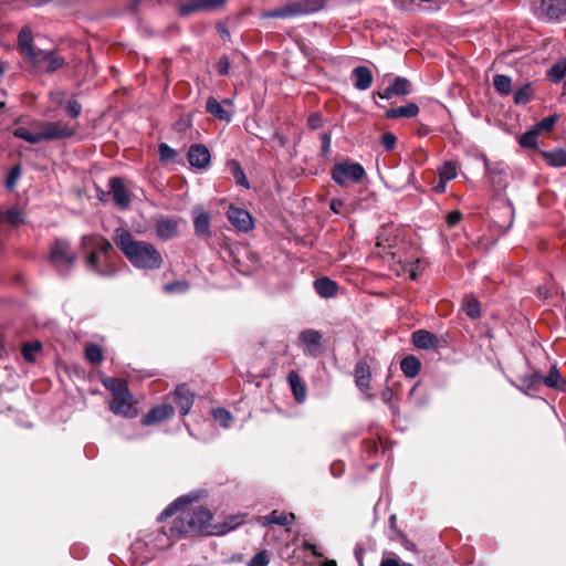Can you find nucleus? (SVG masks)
Returning a JSON list of instances; mask_svg holds the SVG:
<instances>
[{"instance_id": "obj_53", "label": "nucleus", "mask_w": 566, "mask_h": 566, "mask_svg": "<svg viewBox=\"0 0 566 566\" xmlns=\"http://www.w3.org/2000/svg\"><path fill=\"white\" fill-rule=\"evenodd\" d=\"M380 144L384 146V148L387 150V151H391L395 149L396 147V144H397V137L394 133L391 132H386L381 135L380 137Z\"/></svg>"}, {"instance_id": "obj_64", "label": "nucleus", "mask_w": 566, "mask_h": 566, "mask_svg": "<svg viewBox=\"0 0 566 566\" xmlns=\"http://www.w3.org/2000/svg\"><path fill=\"white\" fill-rule=\"evenodd\" d=\"M331 134L328 133H322L321 134V142H322V155L324 157H327L331 151Z\"/></svg>"}, {"instance_id": "obj_3", "label": "nucleus", "mask_w": 566, "mask_h": 566, "mask_svg": "<svg viewBox=\"0 0 566 566\" xmlns=\"http://www.w3.org/2000/svg\"><path fill=\"white\" fill-rule=\"evenodd\" d=\"M103 385L112 392V400L108 403V408L114 415L129 419L137 417V402L129 391L125 379L107 377L103 380Z\"/></svg>"}, {"instance_id": "obj_10", "label": "nucleus", "mask_w": 566, "mask_h": 566, "mask_svg": "<svg viewBox=\"0 0 566 566\" xmlns=\"http://www.w3.org/2000/svg\"><path fill=\"white\" fill-rule=\"evenodd\" d=\"M35 126L40 129L41 140H55L67 137L71 130L65 123L38 122Z\"/></svg>"}, {"instance_id": "obj_19", "label": "nucleus", "mask_w": 566, "mask_h": 566, "mask_svg": "<svg viewBox=\"0 0 566 566\" xmlns=\"http://www.w3.org/2000/svg\"><path fill=\"white\" fill-rule=\"evenodd\" d=\"M50 260L56 268L69 264L71 262L69 242L65 240H55L51 249Z\"/></svg>"}, {"instance_id": "obj_52", "label": "nucleus", "mask_w": 566, "mask_h": 566, "mask_svg": "<svg viewBox=\"0 0 566 566\" xmlns=\"http://www.w3.org/2000/svg\"><path fill=\"white\" fill-rule=\"evenodd\" d=\"M159 158L161 161L172 160L177 156V151L168 146L166 143H161L158 146Z\"/></svg>"}, {"instance_id": "obj_28", "label": "nucleus", "mask_w": 566, "mask_h": 566, "mask_svg": "<svg viewBox=\"0 0 566 566\" xmlns=\"http://www.w3.org/2000/svg\"><path fill=\"white\" fill-rule=\"evenodd\" d=\"M355 77V87L365 91L370 87L373 83L371 71L367 66H357L353 71Z\"/></svg>"}, {"instance_id": "obj_55", "label": "nucleus", "mask_w": 566, "mask_h": 566, "mask_svg": "<svg viewBox=\"0 0 566 566\" xmlns=\"http://www.w3.org/2000/svg\"><path fill=\"white\" fill-rule=\"evenodd\" d=\"M269 563H270V555L264 549V551L259 552L251 558L249 566H268Z\"/></svg>"}, {"instance_id": "obj_16", "label": "nucleus", "mask_w": 566, "mask_h": 566, "mask_svg": "<svg viewBox=\"0 0 566 566\" xmlns=\"http://www.w3.org/2000/svg\"><path fill=\"white\" fill-rule=\"evenodd\" d=\"M295 522L294 513L283 512L279 510H273L270 514L264 516H259L258 524L266 527L271 524H276L280 526H290Z\"/></svg>"}, {"instance_id": "obj_30", "label": "nucleus", "mask_w": 566, "mask_h": 566, "mask_svg": "<svg viewBox=\"0 0 566 566\" xmlns=\"http://www.w3.org/2000/svg\"><path fill=\"white\" fill-rule=\"evenodd\" d=\"M419 113V107L416 103H409L405 106L390 108L386 112V117L390 119H397L401 117H415Z\"/></svg>"}, {"instance_id": "obj_38", "label": "nucleus", "mask_w": 566, "mask_h": 566, "mask_svg": "<svg viewBox=\"0 0 566 566\" xmlns=\"http://www.w3.org/2000/svg\"><path fill=\"white\" fill-rule=\"evenodd\" d=\"M384 259L387 258V262L389 263L390 270L397 275L401 276L403 274H408L409 272V263L401 262L400 260L396 261V254L391 251L385 252L382 255Z\"/></svg>"}, {"instance_id": "obj_15", "label": "nucleus", "mask_w": 566, "mask_h": 566, "mask_svg": "<svg viewBox=\"0 0 566 566\" xmlns=\"http://www.w3.org/2000/svg\"><path fill=\"white\" fill-rule=\"evenodd\" d=\"M187 159L192 167L206 169L210 165L211 154L207 146L193 144L188 150Z\"/></svg>"}, {"instance_id": "obj_20", "label": "nucleus", "mask_w": 566, "mask_h": 566, "mask_svg": "<svg viewBox=\"0 0 566 566\" xmlns=\"http://www.w3.org/2000/svg\"><path fill=\"white\" fill-rule=\"evenodd\" d=\"M410 87L411 84L407 78L398 76L384 92L378 93V95L385 99H389L392 96H405L410 93Z\"/></svg>"}, {"instance_id": "obj_39", "label": "nucleus", "mask_w": 566, "mask_h": 566, "mask_svg": "<svg viewBox=\"0 0 566 566\" xmlns=\"http://www.w3.org/2000/svg\"><path fill=\"white\" fill-rule=\"evenodd\" d=\"M566 75V56L559 59L547 71V77L553 83H559Z\"/></svg>"}, {"instance_id": "obj_8", "label": "nucleus", "mask_w": 566, "mask_h": 566, "mask_svg": "<svg viewBox=\"0 0 566 566\" xmlns=\"http://www.w3.org/2000/svg\"><path fill=\"white\" fill-rule=\"evenodd\" d=\"M375 361V358L365 355L361 359H359L354 368V377L355 385L359 388L361 392H367L370 389L371 381V364Z\"/></svg>"}, {"instance_id": "obj_36", "label": "nucleus", "mask_w": 566, "mask_h": 566, "mask_svg": "<svg viewBox=\"0 0 566 566\" xmlns=\"http://www.w3.org/2000/svg\"><path fill=\"white\" fill-rule=\"evenodd\" d=\"M34 127V130H30L29 128L27 127H17L14 130H13V135L17 137V138H20V139H23L30 144H39L41 143V134H40V129L35 126V124L33 125Z\"/></svg>"}, {"instance_id": "obj_24", "label": "nucleus", "mask_w": 566, "mask_h": 566, "mask_svg": "<svg viewBox=\"0 0 566 566\" xmlns=\"http://www.w3.org/2000/svg\"><path fill=\"white\" fill-rule=\"evenodd\" d=\"M247 514H231L226 516L224 521L219 524H214V531L212 532L214 535H224L245 522Z\"/></svg>"}, {"instance_id": "obj_43", "label": "nucleus", "mask_w": 566, "mask_h": 566, "mask_svg": "<svg viewBox=\"0 0 566 566\" xmlns=\"http://www.w3.org/2000/svg\"><path fill=\"white\" fill-rule=\"evenodd\" d=\"M42 344L41 342L36 340L33 343H25L22 346V356L24 360L29 363H34L36 359V355L41 352Z\"/></svg>"}, {"instance_id": "obj_58", "label": "nucleus", "mask_w": 566, "mask_h": 566, "mask_svg": "<svg viewBox=\"0 0 566 566\" xmlns=\"http://www.w3.org/2000/svg\"><path fill=\"white\" fill-rule=\"evenodd\" d=\"M361 447L364 453H366L368 457L374 455L378 451V442L376 439L364 440Z\"/></svg>"}, {"instance_id": "obj_22", "label": "nucleus", "mask_w": 566, "mask_h": 566, "mask_svg": "<svg viewBox=\"0 0 566 566\" xmlns=\"http://www.w3.org/2000/svg\"><path fill=\"white\" fill-rule=\"evenodd\" d=\"M411 340L412 344L420 349H433L439 345L438 337L426 329L413 332L411 335Z\"/></svg>"}, {"instance_id": "obj_17", "label": "nucleus", "mask_w": 566, "mask_h": 566, "mask_svg": "<svg viewBox=\"0 0 566 566\" xmlns=\"http://www.w3.org/2000/svg\"><path fill=\"white\" fill-rule=\"evenodd\" d=\"M179 220L161 217L156 221L155 231L161 240H169L178 235Z\"/></svg>"}, {"instance_id": "obj_11", "label": "nucleus", "mask_w": 566, "mask_h": 566, "mask_svg": "<svg viewBox=\"0 0 566 566\" xmlns=\"http://www.w3.org/2000/svg\"><path fill=\"white\" fill-rule=\"evenodd\" d=\"M230 223L241 232H249L253 229L254 222L251 213L242 208L230 206L227 212Z\"/></svg>"}, {"instance_id": "obj_29", "label": "nucleus", "mask_w": 566, "mask_h": 566, "mask_svg": "<svg viewBox=\"0 0 566 566\" xmlns=\"http://www.w3.org/2000/svg\"><path fill=\"white\" fill-rule=\"evenodd\" d=\"M543 385L559 391H566V380L555 365L551 367L548 375L543 377Z\"/></svg>"}, {"instance_id": "obj_12", "label": "nucleus", "mask_w": 566, "mask_h": 566, "mask_svg": "<svg viewBox=\"0 0 566 566\" xmlns=\"http://www.w3.org/2000/svg\"><path fill=\"white\" fill-rule=\"evenodd\" d=\"M109 193L120 209H126L132 202V195L120 177H112L108 181Z\"/></svg>"}, {"instance_id": "obj_31", "label": "nucleus", "mask_w": 566, "mask_h": 566, "mask_svg": "<svg viewBox=\"0 0 566 566\" xmlns=\"http://www.w3.org/2000/svg\"><path fill=\"white\" fill-rule=\"evenodd\" d=\"M18 45L24 56L33 52V34L30 27L25 25L20 30L18 34Z\"/></svg>"}, {"instance_id": "obj_62", "label": "nucleus", "mask_w": 566, "mask_h": 566, "mask_svg": "<svg viewBox=\"0 0 566 566\" xmlns=\"http://www.w3.org/2000/svg\"><path fill=\"white\" fill-rule=\"evenodd\" d=\"M227 0H201V4L205 11H211L220 9L224 6Z\"/></svg>"}, {"instance_id": "obj_25", "label": "nucleus", "mask_w": 566, "mask_h": 566, "mask_svg": "<svg viewBox=\"0 0 566 566\" xmlns=\"http://www.w3.org/2000/svg\"><path fill=\"white\" fill-rule=\"evenodd\" d=\"M49 109H61L66 116H71V99L66 98L64 92H51L49 97Z\"/></svg>"}, {"instance_id": "obj_61", "label": "nucleus", "mask_w": 566, "mask_h": 566, "mask_svg": "<svg viewBox=\"0 0 566 566\" xmlns=\"http://www.w3.org/2000/svg\"><path fill=\"white\" fill-rule=\"evenodd\" d=\"M323 126V116L319 113H313L307 118V127L310 129H318Z\"/></svg>"}, {"instance_id": "obj_27", "label": "nucleus", "mask_w": 566, "mask_h": 566, "mask_svg": "<svg viewBox=\"0 0 566 566\" xmlns=\"http://www.w3.org/2000/svg\"><path fill=\"white\" fill-rule=\"evenodd\" d=\"M541 8L548 19H558L566 11L565 0H542Z\"/></svg>"}, {"instance_id": "obj_63", "label": "nucleus", "mask_w": 566, "mask_h": 566, "mask_svg": "<svg viewBox=\"0 0 566 566\" xmlns=\"http://www.w3.org/2000/svg\"><path fill=\"white\" fill-rule=\"evenodd\" d=\"M462 220V213L458 210L450 211L446 217V222L449 227L457 226Z\"/></svg>"}, {"instance_id": "obj_54", "label": "nucleus", "mask_w": 566, "mask_h": 566, "mask_svg": "<svg viewBox=\"0 0 566 566\" xmlns=\"http://www.w3.org/2000/svg\"><path fill=\"white\" fill-rule=\"evenodd\" d=\"M213 417L217 421H219L223 427H229L232 416L231 413L223 408H218L213 410Z\"/></svg>"}, {"instance_id": "obj_14", "label": "nucleus", "mask_w": 566, "mask_h": 566, "mask_svg": "<svg viewBox=\"0 0 566 566\" xmlns=\"http://www.w3.org/2000/svg\"><path fill=\"white\" fill-rule=\"evenodd\" d=\"M193 230L197 237L209 239L211 237L210 222L211 214L205 211L202 207L196 206L192 209Z\"/></svg>"}, {"instance_id": "obj_51", "label": "nucleus", "mask_w": 566, "mask_h": 566, "mask_svg": "<svg viewBox=\"0 0 566 566\" xmlns=\"http://www.w3.org/2000/svg\"><path fill=\"white\" fill-rule=\"evenodd\" d=\"M490 179L492 185L496 187V190H503L506 187L505 175L501 170H491Z\"/></svg>"}, {"instance_id": "obj_7", "label": "nucleus", "mask_w": 566, "mask_h": 566, "mask_svg": "<svg viewBox=\"0 0 566 566\" xmlns=\"http://www.w3.org/2000/svg\"><path fill=\"white\" fill-rule=\"evenodd\" d=\"M186 510L190 517L193 520V531L196 535H214L212 533L214 531V524H211L213 515L208 509L203 506H197L186 507Z\"/></svg>"}, {"instance_id": "obj_40", "label": "nucleus", "mask_w": 566, "mask_h": 566, "mask_svg": "<svg viewBox=\"0 0 566 566\" xmlns=\"http://www.w3.org/2000/svg\"><path fill=\"white\" fill-rule=\"evenodd\" d=\"M85 359L92 365H98L104 359L103 349L99 345L90 343L84 349Z\"/></svg>"}, {"instance_id": "obj_35", "label": "nucleus", "mask_w": 566, "mask_h": 566, "mask_svg": "<svg viewBox=\"0 0 566 566\" xmlns=\"http://www.w3.org/2000/svg\"><path fill=\"white\" fill-rule=\"evenodd\" d=\"M177 11L180 17H188L205 10L201 0H181L177 4Z\"/></svg>"}, {"instance_id": "obj_60", "label": "nucleus", "mask_w": 566, "mask_h": 566, "mask_svg": "<svg viewBox=\"0 0 566 566\" xmlns=\"http://www.w3.org/2000/svg\"><path fill=\"white\" fill-rule=\"evenodd\" d=\"M216 69H217V72L219 73V75H222V76L227 75L230 70V61H229L228 56H226V55L221 56L216 64Z\"/></svg>"}, {"instance_id": "obj_32", "label": "nucleus", "mask_w": 566, "mask_h": 566, "mask_svg": "<svg viewBox=\"0 0 566 566\" xmlns=\"http://www.w3.org/2000/svg\"><path fill=\"white\" fill-rule=\"evenodd\" d=\"M400 368L406 377L415 378L421 370V363L416 356L408 355L402 358Z\"/></svg>"}, {"instance_id": "obj_37", "label": "nucleus", "mask_w": 566, "mask_h": 566, "mask_svg": "<svg viewBox=\"0 0 566 566\" xmlns=\"http://www.w3.org/2000/svg\"><path fill=\"white\" fill-rule=\"evenodd\" d=\"M462 310L472 319H478L481 316L480 302L472 295L463 297Z\"/></svg>"}, {"instance_id": "obj_21", "label": "nucleus", "mask_w": 566, "mask_h": 566, "mask_svg": "<svg viewBox=\"0 0 566 566\" xmlns=\"http://www.w3.org/2000/svg\"><path fill=\"white\" fill-rule=\"evenodd\" d=\"M315 292L323 298H332L338 294V284L327 276H322L313 282Z\"/></svg>"}, {"instance_id": "obj_56", "label": "nucleus", "mask_w": 566, "mask_h": 566, "mask_svg": "<svg viewBox=\"0 0 566 566\" xmlns=\"http://www.w3.org/2000/svg\"><path fill=\"white\" fill-rule=\"evenodd\" d=\"M424 270L423 262L421 260H416L412 263H409V272L408 276L410 280L416 281L418 279V275L422 273Z\"/></svg>"}, {"instance_id": "obj_44", "label": "nucleus", "mask_w": 566, "mask_h": 566, "mask_svg": "<svg viewBox=\"0 0 566 566\" xmlns=\"http://www.w3.org/2000/svg\"><path fill=\"white\" fill-rule=\"evenodd\" d=\"M539 133L532 127L530 130L522 134L518 138V144L523 148L535 149L537 147V138Z\"/></svg>"}, {"instance_id": "obj_46", "label": "nucleus", "mask_w": 566, "mask_h": 566, "mask_svg": "<svg viewBox=\"0 0 566 566\" xmlns=\"http://www.w3.org/2000/svg\"><path fill=\"white\" fill-rule=\"evenodd\" d=\"M439 179L450 181L457 177V165L454 161H446L438 170Z\"/></svg>"}, {"instance_id": "obj_26", "label": "nucleus", "mask_w": 566, "mask_h": 566, "mask_svg": "<svg viewBox=\"0 0 566 566\" xmlns=\"http://www.w3.org/2000/svg\"><path fill=\"white\" fill-rule=\"evenodd\" d=\"M25 222V213L22 209L12 207L4 211H0V223H8L17 228Z\"/></svg>"}, {"instance_id": "obj_1", "label": "nucleus", "mask_w": 566, "mask_h": 566, "mask_svg": "<svg viewBox=\"0 0 566 566\" xmlns=\"http://www.w3.org/2000/svg\"><path fill=\"white\" fill-rule=\"evenodd\" d=\"M113 240L134 266L147 270L161 268L163 256L154 244L135 240L133 234L124 228L115 230Z\"/></svg>"}, {"instance_id": "obj_4", "label": "nucleus", "mask_w": 566, "mask_h": 566, "mask_svg": "<svg viewBox=\"0 0 566 566\" xmlns=\"http://www.w3.org/2000/svg\"><path fill=\"white\" fill-rule=\"evenodd\" d=\"M191 502L187 496L179 497L174 503L168 505L160 514V520L172 516L178 510L181 509L180 514L174 520L169 528V536L172 538H181L188 535H196L193 531V520L187 513L186 505Z\"/></svg>"}, {"instance_id": "obj_34", "label": "nucleus", "mask_w": 566, "mask_h": 566, "mask_svg": "<svg viewBox=\"0 0 566 566\" xmlns=\"http://www.w3.org/2000/svg\"><path fill=\"white\" fill-rule=\"evenodd\" d=\"M542 157L552 167L566 166V149H554L551 151H542Z\"/></svg>"}, {"instance_id": "obj_2", "label": "nucleus", "mask_w": 566, "mask_h": 566, "mask_svg": "<svg viewBox=\"0 0 566 566\" xmlns=\"http://www.w3.org/2000/svg\"><path fill=\"white\" fill-rule=\"evenodd\" d=\"M81 250L88 269L99 275L111 276L116 272L111 262V253L114 251L112 243L101 234H88L82 238Z\"/></svg>"}, {"instance_id": "obj_48", "label": "nucleus", "mask_w": 566, "mask_h": 566, "mask_svg": "<svg viewBox=\"0 0 566 566\" xmlns=\"http://www.w3.org/2000/svg\"><path fill=\"white\" fill-rule=\"evenodd\" d=\"M533 97V90L531 84H525L514 93V103L515 104H526Z\"/></svg>"}, {"instance_id": "obj_13", "label": "nucleus", "mask_w": 566, "mask_h": 566, "mask_svg": "<svg viewBox=\"0 0 566 566\" xmlns=\"http://www.w3.org/2000/svg\"><path fill=\"white\" fill-rule=\"evenodd\" d=\"M175 413V409L170 403H161L153 407L147 413L142 417L143 426H153L160 423L169 418H171Z\"/></svg>"}, {"instance_id": "obj_18", "label": "nucleus", "mask_w": 566, "mask_h": 566, "mask_svg": "<svg viewBox=\"0 0 566 566\" xmlns=\"http://www.w3.org/2000/svg\"><path fill=\"white\" fill-rule=\"evenodd\" d=\"M195 395L185 385L178 386L174 391V401L177 405L181 416H186L192 405Z\"/></svg>"}, {"instance_id": "obj_6", "label": "nucleus", "mask_w": 566, "mask_h": 566, "mask_svg": "<svg viewBox=\"0 0 566 566\" xmlns=\"http://www.w3.org/2000/svg\"><path fill=\"white\" fill-rule=\"evenodd\" d=\"M332 179L340 187L358 184L366 177L364 167L350 160L335 164L331 169Z\"/></svg>"}, {"instance_id": "obj_23", "label": "nucleus", "mask_w": 566, "mask_h": 566, "mask_svg": "<svg viewBox=\"0 0 566 566\" xmlns=\"http://www.w3.org/2000/svg\"><path fill=\"white\" fill-rule=\"evenodd\" d=\"M287 382L297 402H303L307 396V389L304 380L296 370H290L287 374Z\"/></svg>"}, {"instance_id": "obj_50", "label": "nucleus", "mask_w": 566, "mask_h": 566, "mask_svg": "<svg viewBox=\"0 0 566 566\" xmlns=\"http://www.w3.org/2000/svg\"><path fill=\"white\" fill-rule=\"evenodd\" d=\"M164 290L166 293H169V294L186 293L189 290V283L186 280L174 281V282L167 283L164 286Z\"/></svg>"}, {"instance_id": "obj_41", "label": "nucleus", "mask_w": 566, "mask_h": 566, "mask_svg": "<svg viewBox=\"0 0 566 566\" xmlns=\"http://www.w3.org/2000/svg\"><path fill=\"white\" fill-rule=\"evenodd\" d=\"M206 109L208 113L212 114L218 119L227 122L231 119L230 114L222 107V105L214 97L208 98Z\"/></svg>"}, {"instance_id": "obj_42", "label": "nucleus", "mask_w": 566, "mask_h": 566, "mask_svg": "<svg viewBox=\"0 0 566 566\" xmlns=\"http://www.w3.org/2000/svg\"><path fill=\"white\" fill-rule=\"evenodd\" d=\"M52 52L53 51L36 50L34 48L33 52L29 53L25 57L33 66L44 70Z\"/></svg>"}, {"instance_id": "obj_9", "label": "nucleus", "mask_w": 566, "mask_h": 566, "mask_svg": "<svg viewBox=\"0 0 566 566\" xmlns=\"http://www.w3.org/2000/svg\"><path fill=\"white\" fill-rule=\"evenodd\" d=\"M298 339L305 355L317 357L322 354L323 335L319 331L313 328L304 329L300 333Z\"/></svg>"}, {"instance_id": "obj_47", "label": "nucleus", "mask_w": 566, "mask_h": 566, "mask_svg": "<svg viewBox=\"0 0 566 566\" xmlns=\"http://www.w3.org/2000/svg\"><path fill=\"white\" fill-rule=\"evenodd\" d=\"M559 116L557 114L549 115L535 124L533 127L541 134L542 132L549 133L554 129Z\"/></svg>"}, {"instance_id": "obj_33", "label": "nucleus", "mask_w": 566, "mask_h": 566, "mask_svg": "<svg viewBox=\"0 0 566 566\" xmlns=\"http://www.w3.org/2000/svg\"><path fill=\"white\" fill-rule=\"evenodd\" d=\"M522 389L526 394L536 392L539 390L541 386L543 385V376L535 371L528 375H525L522 379Z\"/></svg>"}, {"instance_id": "obj_59", "label": "nucleus", "mask_w": 566, "mask_h": 566, "mask_svg": "<svg viewBox=\"0 0 566 566\" xmlns=\"http://www.w3.org/2000/svg\"><path fill=\"white\" fill-rule=\"evenodd\" d=\"M62 64L63 59H61L60 56L55 55L54 52H52L44 70L48 72H54L57 69H60Z\"/></svg>"}, {"instance_id": "obj_57", "label": "nucleus", "mask_w": 566, "mask_h": 566, "mask_svg": "<svg viewBox=\"0 0 566 566\" xmlns=\"http://www.w3.org/2000/svg\"><path fill=\"white\" fill-rule=\"evenodd\" d=\"M21 176V167L19 165L17 166H13L8 175V178H7V181H6V185L9 189H12L18 179L20 178Z\"/></svg>"}, {"instance_id": "obj_45", "label": "nucleus", "mask_w": 566, "mask_h": 566, "mask_svg": "<svg viewBox=\"0 0 566 566\" xmlns=\"http://www.w3.org/2000/svg\"><path fill=\"white\" fill-rule=\"evenodd\" d=\"M494 88L502 95H509L512 91V81L507 75L497 74L493 78Z\"/></svg>"}, {"instance_id": "obj_5", "label": "nucleus", "mask_w": 566, "mask_h": 566, "mask_svg": "<svg viewBox=\"0 0 566 566\" xmlns=\"http://www.w3.org/2000/svg\"><path fill=\"white\" fill-rule=\"evenodd\" d=\"M323 8V0L293 1L273 10L262 11L260 17L262 19H290L317 12Z\"/></svg>"}, {"instance_id": "obj_49", "label": "nucleus", "mask_w": 566, "mask_h": 566, "mask_svg": "<svg viewBox=\"0 0 566 566\" xmlns=\"http://www.w3.org/2000/svg\"><path fill=\"white\" fill-rule=\"evenodd\" d=\"M232 175L235 180V182L244 188H249V181L247 179V176L240 166V164L235 160L232 161Z\"/></svg>"}]
</instances>
